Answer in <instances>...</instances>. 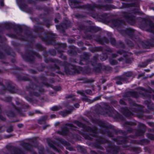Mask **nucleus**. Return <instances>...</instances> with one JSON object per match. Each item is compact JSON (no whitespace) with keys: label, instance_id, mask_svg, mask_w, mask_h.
Instances as JSON below:
<instances>
[{"label":"nucleus","instance_id":"10","mask_svg":"<svg viewBox=\"0 0 154 154\" xmlns=\"http://www.w3.org/2000/svg\"><path fill=\"white\" fill-rule=\"evenodd\" d=\"M71 113L70 111H63L59 112V114L63 117H65Z\"/></svg>","mask_w":154,"mask_h":154},{"label":"nucleus","instance_id":"47","mask_svg":"<svg viewBox=\"0 0 154 154\" xmlns=\"http://www.w3.org/2000/svg\"><path fill=\"white\" fill-rule=\"evenodd\" d=\"M18 126L20 128H22L23 126V125L21 124H19L18 125Z\"/></svg>","mask_w":154,"mask_h":154},{"label":"nucleus","instance_id":"17","mask_svg":"<svg viewBox=\"0 0 154 154\" xmlns=\"http://www.w3.org/2000/svg\"><path fill=\"white\" fill-rule=\"evenodd\" d=\"M66 126L69 127V128L72 130H76V128L73 125L71 124H67Z\"/></svg>","mask_w":154,"mask_h":154},{"label":"nucleus","instance_id":"33","mask_svg":"<svg viewBox=\"0 0 154 154\" xmlns=\"http://www.w3.org/2000/svg\"><path fill=\"white\" fill-rule=\"evenodd\" d=\"M98 8L99 9H104L106 8V6L102 5H98L97 6Z\"/></svg>","mask_w":154,"mask_h":154},{"label":"nucleus","instance_id":"20","mask_svg":"<svg viewBox=\"0 0 154 154\" xmlns=\"http://www.w3.org/2000/svg\"><path fill=\"white\" fill-rule=\"evenodd\" d=\"M47 118V116H45L42 117L41 120L38 121V123L40 124H42L43 123H45V121Z\"/></svg>","mask_w":154,"mask_h":154},{"label":"nucleus","instance_id":"8","mask_svg":"<svg viewBox=\"0 0 154 154\" xmlns=\"http://www.w3.org/2000/svg\"><path fill=\"white\" fill-rule=\"evenodd\" d=\"M111 22L112 23L111 27H112L118 26L120 25L121 23V22L117 20H112Z\"/></svg>","mask_w":154,"mask_h":154},{"label":"nucleus","instance_id":"51","mask_svg":"<svg viewBox=\"0 0 154 154\" xmlns=\"http://www.w3.org/2000/svg\"><path fill=\"white\" fill-rule=\"evenodd\" d=\"M33 114H34V113L33 112H29V115L30 116H32V115H33Z\"/></svg>","mask_w":154,"mask_h":154},{"label":"nucleus","instance_id":"27","mask_svg":"<svg viewBox=\"0 0 154 154\" xmlns=\"http://www.w3.org/2000/svg\"><path fill=\"white\" fill-rule=\"evenodd\" d=\"M148 137L151 140H154V135L152 134H149L147 135Z\"/></svg>","mask_w":154,"mask_h":154},{"label":"nucleus","instance_id":"62","mask_svg":"<svg viewBox=\"0 0 154 154\" xmlns=\"http://www.w3.org/2000/svg\"><path fill=\"white\" fill-rule=\"evenodd\" d=\"M48 125L47 126V127H48ZM46 126H44L43 127V129H45L46 128Z\"/></svg>","mask_w":154,"mask_h":154},{"label":"nucleus","instance_id":"14","mask_svg":"<svg viewBox=\"0 0 154 154\" xmlns=\"http://www.w3.org/2000/svg\"><path fill=\"white\" fill-rule=\"evenodd\" d=\"M48 145L51 148H52L53 149L56 150L58 152H59V150L55 146V144H52L51 142H49L48 143Z\"/></svg>","mask_w":154,"mask_h":154},{"label":"nucleus","instance_id":"26","mask_svg":"<svg viewBox=\"0 0 154 154\" xmlns=\"http://www.w3.org/2000/svg\"><path fill=\"white\" fill-rule=\"evenodd\" d=\"M124 80H125V79L123 77H121L120 78V81H117L116 82V83L118 85L122 84V82Z\"/></svg>","mask_w":154,"mask_h":154},{"label":"nucleus","instance_id":"3","mask_svg":"<svg viewBox=\"0 0 154 154\" xmlns=\"http://www.w3.org/2000/svg\"><path fill=\"white\" fill-rule=\"evenodd\" d=\"M123 16L125 18L128 22L131 24H134L136 21L134 17L131 16L129 14L123 13Z\"/></svg>","mask_w":154,"mask_h":154},{"label":"nucleus","instance_id":"28","mask_svg":"<svg viewBox=\"0 0 154 154\" xmlns=\"http://www.w3.org/2000/svg\"><path fill=\"white\" fill-rule=\"evenodd\" d=\"M110 42L112 45H115L116 43V41L114 38H111L110 39Z\"/></svg>","mask_w":154,"mask_h":154},{"label":"nucleus","instance_id":"54","mask_svg":"<svg viewBox=\"0 0 154 154\" xmlns=\"http://www.w3.org/2000/svg\"><path fill=\"white\" fill-rule=\"evenodd\" d=\"M51 118L55 117V115H51Z\"/></svg>","mask_w":154,"mask_h":154},{"label":"nucleus","instance_id":"25","mask_svg":"<svg viewBox=\"0 0 154 154\" xmlns=\"http://www.w3.org/2000/svg\"><path fill=\"white\" fill-rule=\"evenodd\" d=\"M66 98H71V100H74L75 99V97L72 94H70L68 95L66 97Z\"/></svg>","mask_w":154,"mask_h":154},{"label":"nucleus","instance_id":"6","mask_svg":"<svg viewBox=\"0 0 154 154\" xmlns=\"http://www.w3.org/2000/svg\"><path fill=\"white\" fill-rule=\"evenodd\" d=\"M140 125L142 127V128L139 130L137 131V134L139 136H142L145 131L146 127L145 125L143 124H141Z\"/></svg>","mask_w":154,"mask_h":154},{"label":"nucleus","instance_id":"41","mask_svg":"<svg viewBox=\"0 0 154 154\" xmlns=\"http://www.w3.org/2000/svg\"><path fill=\"white\" fill-rule=\"evenodd\" d=\"M95 48L96 51H101L102 50V48L101 47H97L96 48Z\"/></svg>","mask_w":154,"mask_h":154},{"label":"nucleus","instance_id":"63","mask_svg":"<svg viewBox=\"0 0 154 154\" xmlns=\"http://www.w3.org/2000/svg\"><path fill=\"white\" fill-rule=\"evenodd\" d=\"M22 40H25V39L24 38H21Z\"/></svg>","mask_w":154,"mask_h":154},{"label":"nucleus","instance_id":"61","mask_svg":"<svg viewBox=\"0 0 154 154\" xmlns=\"http://www.w3.org/2000/svg\"><path fill=\"white\" fill-rule=\"evenodd\" d=\"M12 136V135H11V136H10V135H7L6 136L7 138H9V137H11Z\"/></svg>","mask_w":154,"mask_h":154},{"label":"nucleus","instance_id":"15","mask_svg":"<svg viewBox=\"0 0 154 154\" xmlns=\"http://www.w3.org/2000/svg\"><path fill=\"white\" fill-rule=\"evenodd\" d=\"M145 103L147 105V106L148 108L149 109H152L153 108L152 106V104L150 102H148V101H145Z\"/></svg>","mask_w":154,"mask_h":154},{"label":"nucleus","instance_id":"50","mask_svg":"<svg viewBox=\"0 0 154 154\" xmlns=\"http://www.w3.org/2000/svg\"><path fill=\"white\" fill-rule=\"evenodd\" d=\"M8 88L9 90V91H10V92H11V93H13L14 92V90H13V89L12 90H11L8 87Z\"/></svg>","mask_w":154,"mask_h":154},{"label":"nucleus","instance_id":"43","mask_svg":"<svg viewBox=\"0 0 154 154\" xmlns=\"http://www.w3.org/2000/svg\"><path fill=\"white\" fill-rule=\"evenodd\" d=\"M120 103L121 104H124L125 103V102L122 100H120Z\"/></svg>","mask_w":154,"mask_h":154},{"label":"nucleus","instance_id":"29","mask_svg":"<svg viewBox=\"0 0 154 154\" xmlns=\"http://www.w3.org/2000/svg\"><path fill=\"white\" fill-rule=\"evenodd\" d=\"M13 131V128L12 126H11L8 127L7 130V131L8 132H11Z\"/></svg>","mask_w":154,"mask_h":154},{"label":"nucleus","instance_id":"57","mask_svg":"<svg viewBox=\"0 0 154 154\" xmlns=\"http://www.w3.org/2000/svg\"><path fill=\"white\" fill-rule=\"evenodd\" d=\"M117 53H119V54H122V52H121V51H118L117 52Z\"/></svg>","mask_w":154,"mask_h":154},{"label":"nucleus","instance_id":"30","mask_svg":"<svg viewBox=\"0 0 154 154\" xmlns=\"http://www.w3.org/2000/svg\"><path fill=\"white\" fill-rule=\"evenodd\" d=\"M6 128L5 126L0 127V132H2L5 130Z\"/></svg>","mask_w":154,"mask_h":154},{"label":"nucleus","instance_id":"45","mask_svg":"<svg viewBox=\"0 0 154 154\" xmlns=\"http://www.w3.org/2000/svg\"><path fill=\"white\" fill-rule=\"evenodd\" d=\"M117 56V55L116 54H113L112 55V57L113 58L116 57Z\"/></svg>","mask_w":154,"mask_h":154},{"label":"nucleus","instance_id":"34","mask_svg":"<svg viewBox=\"0 0 154 154\" xmlns=\"http://www.w3.org/2000/svg\"><path fill=\"white\" fill-rule=\"evenodd\" d=\"M138 45H141L143 46L144 47V42L143 41H139L137 42Z\"/></svg>","mask_w":154,"mask_h":154},{"label":"nucleus","instance_id":"7","mask_svg":"<svg viewBox=\"0 0 154 154\" xmlns=\"http://www.w3.org/2000/svg\"><path fill=\"white\" fill-rule=\"evenodd\" d=\"M82 98V100L84 101L88 102L89 103H91L93 102L94 101L99 100L100 98V97H98L94 98V100H90L88 99L87 97L85 95Z\"/></svg>","mask_w":154,"mask_h":154},{"label":"nucleus","instance_id":"46","mask_svg":"<svg viewBox=\"0 0 154 154\" xmlns=\"http://www.w3.org/2000/svg\"><path fill=\"white\" fill-rule=\"evenodd\" d=\"M33 94L34 95H35L36 96H38L39 95L38 93H35V92H33Z\"/></svg>","mask_w":154,"mask_h":154},{"label":"nucleus","instance_id":"55","mask_svg":"<svg viewBox=\"0 0 154 154\" xmlns=\"http://www.w3.org/2000/svg\"><path fill=\"white\" fill-rule=\"evenodd\" d=\"M122 60L123 58L122 57L119 58V59H118V60L120 61H122Z\"/></svg>","mask_w":154,"mask_h":154},{"label":"nucleus","instance_id":"35","mask_svg":"<svg viewBox=\"0 0 154 154\" xmlns=\"http://www.w3.org/2000/svg\"><path fill=\"white\" fill-rule=\"evenodd\" d=\"M85 92L87 94H91L92 93L91 91L90 90H87L85 91Z\"/></svg>","mask_w":154,"mask_h":154},{"label":"nucleus","instance_id":"58","mask_svg":"<svg viewBox=\"0 0 154 154\" xmlns=\"http://www.w3.org/2000/svg\"><path fill=\"white\" fill-rule=\"evenodd\" d=\"M35 112L37 113H40V112L39 111H36Z\"/></svg>","mask_w":154,"mask_h":154},{"label":"nucleus","instance_id":"36","mask_svg":"<svg viewBox=\"0 0 154 154\" xmlns=\"http://www.w3.org/2000/svg\"><path fill=\"white\" fill-rule=\"evenodd\" d=\"M24 146H25V149L28 150H30V148L27 146V144L24 143Z\"/></svg>","mask_w":154,"mask_h":154},{"label":"nucleus","instance_id":"37","mask_svg":"<svg viewBox=\"0 0 154 154\" xmlns=\"http://www.w3.org/2000/svg\"><path fill=\"white\" fill-rule=\"evenodd\" d=\"M70 66H71V65H69V66H68V67H69V69H70ZM65 69L66 72L68 73H69V74H71V73H70V72H69V69L68 70H67V69L66 68V67H65Z\"/></svg>","mask_w":154,"mask_h":154},{"label":"nucleus","instance_id":"13","mask_svg":"<svg viewBox=\"0 0 154 154\" xmlns=\"http://www.w3.org/2000/svg\"><path fill=\"white\" fill-rule=\"evenodd\" d=\"M62 109V107L60 106H55L51 108V109L53 111H56L58 110Z\"/></svg>","mask_w":154,"mask_h":154},{"label":"nucleus","instance_id":"21","mask_svg":"<svg viewBox=\"0 0 154 154\" xmlns=\"http://www.w3.org/2000/svg\"><path fill=\"white\" fill-rule=\"evenodd\" d=\"M134 32V30L131 28L128 29L126 31V32L129 35L132 34Z\"/></svg>","mask_w":154,"mask_h":154},{"label":"nucleus","instance_id":"19","mask_svg":"<svg viewBox=\"0 0 154 154\" xmlns=\"http://www.w3.org/2000/svg\"><path fill=\"white\" fill-rule=\"evenodd\" d=\"M150 61L149 60H147L146 62L142 63L141 64L139 65V66L141 67H145L147 65L148 63Z\"/></svg>","mask_w":154,"mask_h":154},{"label":"nucleus","instance_id":"38","mask_svg":"<svg viewBox=\"0 0 154 154\" xmlns=\"http://www.w3.org/2000/svg\"><path fill=\"white\" fill-rule=\"evenodd\" d=\"M1 113H0V119L3 121H5V118L1 114Z\"/></svg>","mask_w":154,"mask_h":154},{"label":"nucleus","instance_id":"59","mask_svg":"<svg viewBox=\"0 0 154 154\" xmlns=\"http://www.w3.org/2000/svg\"><path fill=\"white\" fill-rule=\"evenodd\" d=\"M55 21L56 23H57L58 22V20L56 19H55Z\"/></svg>","mask_w":154,"mask_h":154},{"label":"nucleus","instance_id":"5","mask_svg":"<svg viewBox=\"0 0 154 154\" xmlns=\"http://www.w3.org/2000/svg\"><path fill=\"white\" fill-rule=\"evenodd\" d=\"M120 110L126 116H129L133 115V113L126 108H122L120 109Z\"/></svg>","mask_w":154,"mask_h":154},{"label":"nucleus","instance_id":"12","mask_svg":"<svg viewBox=\"0 0 154 154\" xmlns=\"http://www.w3.org/2000/svg\"><path fill=\"white\" fill-rule=\"evenodd\" d=\"M108 109L107 112V114L109 116H111L112 115V113L113 112V110L112 108H111L110 107H108Z\"/></svg>","mask_w":154,"mask_h":154},{"label":"nucleus","instance_id":"24","mask_svg":"<svg viewBox=\"0 0 154 154\" xmlns=\"http://www.w3.org/2000/svg\"><path fill=\"white\" fill-rule=\"evenodd\" d=\"M128 8L130 7H136V8H137V6L135 4H125V6H124Z\"/></svg>","mask_w":154,"mask_h":154},{"label":"nucleus","instance_id":"1","mask_svg":"<svg viewBox=\"0 0 154 154\" xmlns=\"http://www.w3.org/2000/svg\"><path fill=\"white\" fill-rule=\"evenodd\" d=\"M74 122L79 127L84 128V129L85 131H89L92 133L93 134L91 135L93 136L94 137L96 136L97 132V130L95 127H94L93 128H91L89 127H85L84 125L78 121H75Z\"/></svg>","mask_w":154,"mask_h":154},{"label":"nucleus","instance_id":"32","mask_svg":"<svg viewBox=\"0 0 154 154\" xmlns=\"http://www.w3.org/2000/svg\"><path fill=\"white\" fill-rule=\"evenodd\" d=\"M77 93L79 94H80L82 96L85 95V94L83 91H77Z\"/></svg>","mask_w":154,"mask_h":154},{"label":"nucleus","instance_id":"40","mask_svg":"<svg viewBox=\"0 0 154 154\" xmlns=\"http://www.w3.org/2000/svg\"><path fill=\"white\" fill-rule=\"evenodd\" d=\"M0 4L1 6H3L4 5L3 0H1L0 1Z\"/></svg>","mask_w":154,"mask_h":154},{"label":"nucleus","instance_id":"52","mask_svg":"<svg viewBox=\"0 0 154 154\" xmlns=\"http://www.w3.org/2000/svg\"><path fill=\"white\" fill-rule=\"evenodd\" d=\"M32 87L33 88H38L36 86V85H32Z\"/></svg>","mask_w":154,"mask_h":154},{"label":"nucleus","instance_id":"4","mask_svg":"<svg viewBox=\"0 0 154 154\" xmlns=\"http://www.w3.org/2000/svg\"><path fill=\"white\" fill-rule=\"evenodd\" d=\"M98 124L100 126L102 127L103 131L102 132L103 133H105L107 132L108 133V135L109 137H112V134L111 133L108 132L107 128L106 127V125L103 122L100 121H99L98 122Z\"/></svg>","mask_w":154,"mask_h":154},{"label":"nucleus","instance_id":"16","mask_svg":"<svg viewBox=\"0 0 154 154\" xmlns=\"http://www.w3.org/2000/svg\"><path fill=\"white\" fill-rule=\"evenodd\" d=\"M128 94L135 98H137L138 97V94L136 92H128Z\"/></svg>","mask_w":154,"mask_h":154},{"label":"nucleus","instance_id":"42","mask_svg":"<svg viewBox=\"0 0 154 154\" xmlns=\"http://www.w3.org/2000/svg\"><path fill=\"white\" fill-rule=\"evenodd\" d=\"M11 112V113L10 114V113H8L7 114V115L8 116H14V114L12 112Z\"/></svg>","mask_w":154,"mask_h":154},{"label":"nucleus","instance_id":"23","mask_svg":"<svg viewBox=\"0 0 154 154\" xmlns=\"http://www.w3.org/2000/svg\"><path fill=\"white\" fill-rule=\"evenodd\" d=\"M109 61L110 64L112 65H115L117 64V62L116 60L110 59Z\"/></svg>","mask_w":154,"mask_h":154},{"label":"nucleus","instance_id":"22","mask_svg":"<svg viewBox=\"0 0 154 154\" xmlns=\"http://www.w3.org/2000/svg\"><path fill=\"white\" fill-rule=\"evenodd\" d=\"M132 75V74L131 72H128L125 73L123 75L124 77H123L124 78V77H130Z\"/></svg>","mask_w":154,"mask_h":154},{"label":"nucleus","instance_id":"48","mask_svg":"<svg viewBox=\"0 0 154 154\" xmlns=\"http://www.w3.org/2000/svg\"><path fill=\"white\" fill-rule=\"evenodd\" d=\"M74 106L76 108H78L79 106V105L78 103H76L74 104Z\"/></svg>","mask_w":154,"mask_h":154},{"label":"nucleus","instance_id":"18","mask_svg":"<svg viewBox=\"0 0 154 154\" xmlns=\"http://www.w3.org/2000/svg\"><path fill=\"white\" fill-rule=\"evenodd\" d=\"M97 57L98 56H95L94 57L93 59L91 61V63L92 65H94L97 62Z\"/></svg>","mask_w":154,"mask_h":154},{"label":"nucleus","instance_id":"31","mask_svg":"<svg viewBox=\"0 0 154 154\" xmlns=\"http://www.w3.org/2000/svg\"><path fill=\"white\" fill-rule=\"evenodd\" d=\"M68 132V129L66 128H64L63 130H62V132L64 134H66Z\"/></svg>","mask_w":154,"mask_h":154},{"label":"nucleus","instance_id":"64","mask_svg":"<svg viewBox=\"0 0 154 154\" xmlns=\"http://www.w3.org/2000/svg\"><path fill=\"white\" fill-rule=\"evenodd\" d=\"M127 124H129V125H130V123H129V122H127Z\"/></svg>","mask_w":154,"mask_h":154},{"label":"nucleus","instance_id":"56","mask_svg":"<svg viewBox=\"0 0 154 154\" xmlns=\"http://www.w3.org/2000/svg\"><path fill=\"white\" fill-rule=\"evenodd\" d=\"M17 109V110L18 111V112H20V109H18L16 108Z\"/></svg>","mask_w":154,"mask_h":154},{"label":"nucleus","instance_id":"39","mask_svg":"<svg viewBox=\"0 0 154 154\" xmlns=\"http://www.w3.org/2000/svg\"><path fill=\"white\" fill-rule=\"evenodd\" d=\"M103 42L107 43L108 42V40L106 38H104L103 39Z\"/></svg>","mask_w":154,"mask_h":154},{"label":"nucleus","instance_id":"53","mask_svg":"<svg viewBox=\"0 0 154 154\" xmlns=\"http://www.w3.org/2000/svg\"><path fill=\"white\" fill-rule=\"evenodd\" d=\"M39 153L40 154H43V149L42 150L39 151Z\"/></svg>","mask_w":154,"mask_h":154},{"label":"nucleus","instance_id":"60","mask_svg":"<svg viewBox=\"0 0 154 154\" xmlns=\"http://www.w3.org/2000/svg\"><path fill=\"white\" fill-rule=\"evenodd\" d=\"M129 42H131L130 41H129L128 42H127V44H128L130 46H131V45H129Z\"/></svg>","mask_w":154,"mask_h":154},{"label":"nucleus","instance_id":"2","mask_svg":"<svg viewBox=\"0 0 154 154\" xmlns=\"http://www.w3.org/2000/svg\"><path fill=\"white\" fill-rule=\"evenodd\" d=\"M142 19L146 23L145 27L147 31L153 33V36L154 37V24L152 22H149L148 23H147L146 20L145 19H141L140 18L139 20ZM152 39L154 40V37Z\"/></svg>","mask_w":154,"mask_h":154},{"label":"nucleus","instance_id":"44","mask_svg":"<svg viewBox=\"0 0 154 154\" xmlns=\"http://www.w3.org/2000/svg\"><path fill=\"white\" fill-rule=\"evenodd\" d=\"M5 26H6V28H8V27H7V26H11V25H10V24L9 23H5Z\"/></svg>","mask_w":154,"mask_h":154},{"label":"nucleus","instance_id":"9","mask_svg":"<svg viewBox=\"0 0 154 154\" xmlns=\"http://www.w3.org/2000/svg\"><path fill=\"white\" fill-rule=\"evenodd\" d=\"M72 7H73L74 8H79V9H84L85 8L84 7L80 6L79 5V4H78V3H76V2H73L72 3V4L71 5V6Z\"/></svg>","mask_w":154,"mask_h":154},{"label":"nucleus","instance_id":"11","mask_svg":"<svg viewBox=\"0 0 154 154\" xmlns=\"http://www.w3.org/2000/svg\"><path fill=\"white\" fill-rule=\"evenodd\" d=\"M12 154H24L23 152L20 151L18 148L14 149L12 151Z\"/></svg>","mask_w":154,"mask_h":154},{"label":"nucleus","instance_id":"49","mask_svg":"<svg viewBox=\"0 0 154 154\" xmlns=\"http://www.w3.org/2000/svg\"><path fill=\"white\" fill-rule=\"evenodd\" d=\"M61 88L60 87H57V88L56 89L57 91H59L61 90Z\"/></svg>","mask_w":154,"mask_h":154}]
</instances>
